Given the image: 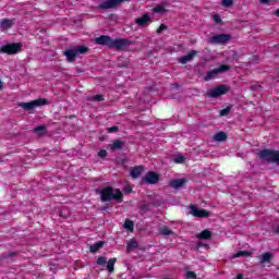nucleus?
<instances>
[{
  "label": "nucleus",
  "mask_w": 279,
  "mask_h": 279,
  "mask_svg": "<svg viewBox=\"0 0 279 279\" xmlns=\"http://www.w3.org/2000/svg\"><path fill=\"white\" fill-rule=\"evenodd\" d=\"M94 40L96 45H101L102 47H109V49H117L118 51L125 49V47H130V45H134V41L130 39H125V38L112 39V37L108 35H101L99 37H96Z\"/></svg>",
  "instance_id": "f257e3e1"
},
{
  "label": "nucleus",
  "mask_w": 279,
  "mask_h": 279,
  "mask_svg": "<svg viewBox=\"0 0 279 279\" xmlns=\"http://www.w3.org/2000/svg\"><path fill=\"white\" fill-rule=\"evenodd\" d=\"M101 202H117L118 204L123 203V192L113 186H105L100 191Z\"/></svg>",
  "instance_id": "f03ea898"
},
{
  "label": "nucleus",
  "mask_w": 279,
  "mask_h": 279,
  "mask_svg": "<svg viewBox=\"0 0 279 279\" xmlns=\"http://www.w3.org/2000/svg\"><path fill=\"white\" fill-rule=\"evenodd\" d=\"M258 158L263 160V162H267L268 165H279V151L271 149H263L258 153Z\"/></svg>",
  "instance_id": "7ed1b4c3"
},
{
  "label": "nucleus",
  "mask_w": 279,
  "mask_h": 279,
  "mask_svg": "<svg viewBox=\"0 0 279 279\" xmlns=\"http://www.w3.org/2000/svg\"><path fill=\"white\" fill-rule=\"evenodd\" d=\"M84 53H88V47L86 46H77L75 48L68 49L63 52L68 62H73L77 56H84Z\"/></svg>",
  "instance_id": "20e7f679"
},
{
  "label": "nucleus",
  "mask_w": 279,
  "mask_h": 279,
  "mask_svg": "<svg viewBox=\"0 0 279 279\" xmlns=\"http://www.w3.org/2000/svg\"><path fill=\"white\" fill-rule=\"evenodd\" d=\"M228 93H230V87H228V85H219L207 90L206 95L211 99H217V97H221V95H228Z\"/></svg>",
  "instance_id": "39448f33"
},
{
  "label": "nucleus",
  "mask_w": 279,
  "mask_h": 279,
  "mask_svg": "<svg viewBox=\"0 0 279 279\" xmlns=\"http://www.w3.org/2000/svg\"><path fill=\"white\" fill-rule=\"evenodd\" d=\"M19 106L20 108H23V110H26V112H29L31 110H35V108L40 106H47V99L39 98L31 102H20Z\"/></svg>",
  "instance_id": "423d86ee"
},
{
  "label": "nucleus",
  "mask_w": 279,
  "mask_h": 279,
  "mask_svg": "<svg viewBox=\"0 0 279 279\" xmlns=\"http://www.w3.org/2000/svg\"><path fill=\"white\" fill-rule=\"evenodd\" d=\"M190 215H192V217H196L197 219H208V217H210V211L201 209L196 205H190Z\"/></svg>",
  "instance_id": "0eeeda50"
},
{
  "label": "nucleus",
  "mask_w": 279,
  "mask_h": 279,
  "mask_svg": "<svg viewBox=\"0 0 279 279\" xmlns=\"http://www.w3.org/2000/svg\"><path fill=\"white\" fill-rule=\"evenodd\" d=\"M232 36L229 34H218L208 39L209 45H226V43H230Z\"/></svg>",
  "instance_id": "6e6552de"
},
{
  "label": "nucleus",
  "mask_w": 279,
  "mask_h": 279,
  "mask_svg": "<svg viewBox=\"0 0 279 279\" xmlns=\"http://www.w3.org/2000/svg\"><path fill=\"white\" fill-rule=\"evenodd\" d=\"M125 1H131V0H106L98 5V9L99 10H113V9L119 8L121 5V3H125Z\"/></svg>",
  "instance_id": "1a4fd4ad"
},
{
  "label": "nucleus",
  "mask_w": 279,
  "mask_h": 279,
  "mask_svg": "<svg viewBox=\"0 0 279 279\" xmlns=\"http://www.w3.org/2000/svg\"><path fill=\"white\" fill-rule=\"evenodd\" d=\"M23 49V45L21 44H8L1 47L0 51L1 53H8L9 56H12L14 53H19Z\"/></svg>",
  "instance_id": "9d476101"
},
{
  "label": "nucleus",
  "mask_w": 279,
  "mask_h": 279,
  "mask_svg": "<svg viewBox=\"0 0 279 279\" xmlns=\"http://www.w3.org/2000/svg\"><path fill=\"white\" fill-rule=\"evenodd\" d=\"M227 71H230V65L222 64L219 68H216L207 73V75L204 77L205 82H210L213 77H217L219 73H226Z\"/></svg>",
  "instance_id": "9b49d317"
},
{
  "label": "nucleus",
  "mask_w": 279,
  "mask_h": 279,
  "mask_svg": "<svg viewBox=\"0 0 279 279\" xmlns=\"http://www.w3.org/2000/svg\"><path fill=\"white\" fill-rule=\"evenodd\" d=\"M186 182H189V180L186 179H175V180H171L169 182V186L170 189H174L175 191H178L179 189H182V186H184V184H186Z\"/></svg>",
  "instance_id": "f8f14e48"
},
{
  "label": "nucleus",
  "mask_w": 279,
  "mask_h": 279,
  "mask_svg": "<svg viewBox=\"0 0 279 279\" xmlns=\"http://www.w3.org/2000/svg\"><path fill=\"white\" fill-rule=\"evenodd\" d=\"M197 53H199V51L191 50L187 54H185L179 59L180 64H186L187 62L193 61V58H195V56H197Z\"/></svg>",
  "instance_id": "ddd939ff"
},
{
  "label": "nucleus",
  "mask_w": 279,
  "mask_h": 279,
  "mask_svg": "<svg viewBox=\"0 0 279 279\" xmlns=\"http://www.w3.org/2000/svg\"><path fill=\"white\" fill-rule=\"evenodd\" d=\"M123 147H125V142L121 140H116L111 144H109V149H111V151H119L123 149Z\"/></svg>",
  "instance_id": "4468645a"
},
{
  "label": "nucleus",
  "mask_w": 279,
  "mask_h": 279,
  "mask_svg": "<svg viewBox=\"0 0 279 279\" xmlns=\"http://www.w3.org/2000/svg\"><path fill=\"white\" fill-rule=\"evenodd\" d=\"M258 258L260 265H269L271 258H274V254L271 252H265Z\"/></svg>",
  "instance_id": "2eb2a0df"
},
{
  "label": "nucleus",
  "mask_w": 279,
  "mask_h": 279,
  "mask_svg": "<svg viewBox=\"0 0 279 279\" xmlns=\"http://www.w3.org/2000/svg\"><path fill=\"white\" fill-rule=\"evenodd\" d=\"M196 239L199 241H209V239H213V231L205 229L201 233L196 234Z\"/></svg>",
  "instance_id": "dca6fc26"
},
{
  "label": "nucleus",
  "mask_w": 279,
  "mask_h": 279,
  "mask_svg": "<svg viewBox=\"0 0 279 279\" xmlns=\"http://www.w3.org/2000/svg\"><path fill=\"white\" fill-rule=\"evenodd\" d=\"M143 182H146V184H158L160 175H146L143 178Z\"/></svg>",
  "instance_id": "f3484780"
},
{
  "label": "nucleus",
  "mask_w": 279,
  "mask_h": 279,
  "mask_svg": "<svg viewBox=\"0 0 279 279\" xmlns=\"http://www.w3.org/2000/svg\"><path fill=\"white\" fill-rule=\"evenodd\" d=\"M34 134H36L39 138H41V136H45L47 134V125L43 124L39 125L35 129H33Z\"/></svg>",
  "instance_id": "a211bd4d"
},
{
  "label": "nucleus",
  "mask_w": 279,
  "mask_h": 279,
  "mask_svg": "<svg viewBox=\"0 0 279 279\" xmlns=\"http://www.w3.org/2000/svg\"><path fill=\"white\" fill-rule=\"evenodd\" d=\"M145 173V166H135L131 168L130 175H143Z\"/></svg>",
  "instance_id": "6ab92c4d"
},
{
  "label": "nucleus",
  "mask_w": 279,
  "mask_h": 279,
  "mask_svg": "<svg viewBox=\"0 0 279 279\" xmlns=\"http://www.w3.org/2000/svg\"><path fill=\"white\" fill-rule=\"evenodd\" d=\"M104 245H105L104 241L96 242L89 246V252L92 254H97V252H99V250H101V247H104Z\"/></svg>",
  "instance_id": "aec40b11"
},
{
  "label": "nucleus",
  "mask_w": 279,
  "mask_h": 279,
  "mask_svg": "<svg viewBox=\"0 0 279 279\" xmlns=\"http://www.w3.org/2000/svg\"><path fill=\"white\" fill-rule=\"evenodd\" d=\"M149 21V14H144L142 17H138L135 20L136 25L140 27H145L147 25V22Z\"/></svg>",
  "instance_id": "412c9836"
},
{
  "label": "nucleus",
  "mask_w": 279,
  "mask_h": 279,
  "mask_svg": "<svg viewBox=\"0 0 279 279\" xmlns=\"http://www.w3.org/2000/svg\"><path fill=\"white\" fill-rule=\"evenodd\" d=\"M228 135L226 134V132H218L214 135V141H216L217 143H223V141H227Z\"/></svg>",
  "instance_id": "4be33fe9"
},
{
  "label": "nucleus",
  "mask_w": 279,
  "mask_h": 279,
  "mask_svg": "<svg viewBox=\"0 0 279 279\" xmlns=\"http://www.w3.org/2000/svg\"><path fill=\"white\" fill-rule=\"evenodd\" d=\"M0 25H1L2 29H10V27H12V25H14V19H12V20L4 19L1 21Z\"/></svg>",
  "instance_id": "5701e85b"
},
{
  "label": "nucleus",
  "mask_w": 279,
  "mask_h": 279,
  "mask_svg": "<svg viewBox=\"0 0 279 279\" xmlns=\"http://www.w3.org/2000/svg\"><path fill=\"white\" fill-rule=\"evenodd\" d=\"M59 217H62L63 219H69L71 217V209L68 207H62L59 211Z\"/></svg>",
  "instance_id": "b1692460"
},
{
  "label": "nucleus",
  "mask_w": 279,
  "mask_h": 279,
  "mask_svg": "<svg viewBox=\"0 0 279 279\" xmlns=\"http://www.w3.org/2000/svg\"><path fill=\"white\" fill-rule=\"evenodd\" d=\"M159 234H161V236H171V234H173V232L169 229L168 226H162L159 229Z\"/></svg>",
  "instance_id": "393cba45"
},
{
  "label": "nucleus",
  "mask_w": 279,
  "mask_h": 279,
  "mask_svg": "<svg viewBox=\"0 0 279 279\" xmlns=\"http://www.w3.org/2000/svg\"><path fill=\"white\" fill-rule=\"evenodd\" d=\"M117 264V258L113 257V258H110L108 262H107V269L109 271V274H112V271H114V265Z\"/></svg>",
  "instance_id": "a878e982"
},
{
  "label": "nucleus",
  "mask_w": 279,
  "mask_h": 279,
  "mask_svg": "<svg viewBox=\"0 0 279 279\" xmlns=\"http://www.w3.org/2000/svg\"><path fill=\"white\" fill-rule=\"evenodd\" d=\"M123 228H125V230H129V232H134V221L126 219L124 221Z\"/></svg>",
  "instance_id": "bb28decb"
},
{
  "label": "nucleus",
  "mask_w": 279,
  "mask_h": 279,
  "mask_svg": "<svg viewBox=\"0 0 279 279\" xmlns=\"http://www.w3.org/2000/svg\"><path fill=\"white\" fill-rule=\"evenodd\" d=\"M186 158L182 155H178L174 159L173 162H175L177 165H184Z\"/></svg>",
  "instance_id": "cd10ccee"
},
{
  "label": "nucleus",
  "mask_w": 279,
  "mask_h": 279,
  "mask_svg": "<svg viewBox=\"0 0 279 279\" xmlns=\"http://www.w3.org/2000/svg\"><path fill=\"white\" fill-rule=\"evenodd\" d=\"M231 110H232V106H228L227 108L220 110V117H228Z\"/></svg>",
  "instance_id": "c85d7f7f"
},
{
  "label": "nucleus",
  "mask_w": 279,
  "mask_h": 279,
  "mask_svg": "<svg viewBox=\"0 0 279 279\" xmlns=\"http://www.w3.org/2000/svg\"><path fill=\"white\" fill-rule=\"evenodd\" d=\"M241 256H250V251H239L233 255V258H241Z\"/></svg>",
  "instance_id": "c756f323"
},
{
  "label": "nucleus",
  "mask_w": 279,
  "mask_h": 279,
  "mask_svg": "<svg viewBox=\"0 0 279 279\" xmlns=\"http://www.w3.org/2000/svg\"><path fill=\"white\" fill-rule=\"evenodd\" d=\"M135 247H138V243L134 240H131L128 245H126V250H135Z\"/></svg>",
  "instance_id": "7c9ffc66"
},
{
  "label": "nucleus",
  "mask_w": 279,
  "mask_h": 279,
  "mask_svg": "<svg viewBox=\"0 0 279 279\" xmlns=\"http://www.w3.org/2000/svg\"><path fill=\"white\" fill-rule=\"evenodd\" d=\"M96 263L100 267H104V265H106L108 263V258H106L105 256H100V257L97 258Z\"/></svg>",
  "instance_id": "2f4dec72"
},
{
  "label": "nucleus",
  "mask_w": 279,
  "mask_h": 279,
  "mask_svg": "<svg viewBox=\"0 0 279 279\" xmlns=\"http://www.w3.org/2000/svg\"><path fill=\"white\" fill-rule=\"evenodd\" d=\"M234 1L233 0H222V5L225 8H232Z\"/></svg>",
  "instance_id": "473e14b6"
},
{
  "label": "nucleus",
  "mask_w": 279,
  "mask_h": 279,
  "mask_svg": "<svg viewBox=\"0 0 279 279\" xmlns=\"http://www.w3.org/2000/svg\"><path fill=\"white\" fill-rule=\"evenodd\" d=\"M199 247H205L206 250H208V244H206L202 241H198L196 244V252H199Z\"/></svg>",
  "instance_id": "72a5a7b5"
},
{
  "label": "nucleus",
  "mask_w": 279,
  "mask_h": 279,
  "mask_svg": "<svg viewBox=\"0 0 279 279\" xmlns=\"http://www.w3.org/2000/svg\"><path fill=\"white\" fill-rule=\"evenodd\" d=\"M196 278H197V274H195V271L189 270L186 272V279H196Z\"/></svg>",
  "instance_id": "f704fd0d"
},
{
  "label": "nucleus",
  "mask_w": 279,
  "mask_h": 279,
  "mask_svg": "<svg viewBox=\"0 0 279 279\" xmlns=\"http://www.w3.org/2000/svg\"><path fill=\"white\" fill-rule=\"evenodd\" d=\"M214 21L215 23H217V25H221V23H223V21L221 20V16H219L218 14L214 15Z\"/></svg>",
  "instance_id": "c9c22d12"
},
{
  "label": "nucleus",
  "mask_w": 279,
  "mask_h": 279,
  "mask_svg": "<svg viewBox=\"0 0 279 279\" xmlns=\"http://www.w3.org/2000/svg\"><path fill=\"white\" fill-rule=\"evenodd\" d=\"M92 101H104V95H96L92 97Z\"/></svg>",
  "instance_id": "e433bc0d"
},
{
  "label": "nucleus",
  "mask_w": 279,
  "mask_h": 279,
  "mask_svg": "<svg viewBox=\"0 0 279 279\" xmlns=\"http://www.w3.org/2000/svg\"><path fill=\"white\" fill-rule=\"evenodd\" d=\"M107 132H109V134H112L114 132H119V126L114 125V126L108 128Z\"/></svg>",
  "instance_id": "4c0bfd02"
},
{
  "label": "nucleus",
  "mask_w": 279,
  "mask_h": 279,
  "mask_svg": "<svg viewBox=\"0 0 279 279\" xmlns=\"http://www.w3.org/2000/svg\"><path fill=\"white\" fill-rule=\"evenodd\" d=\"M99 158H106L108 156V151L106 149H102L98 153Z\"/></svg>",
  "instance_id": "58836bf2"
},
{
  "label": "nucleus",
  "mask_w": 279,
  "mask_h": 279,
  "mask_svg": "<svg viewBox=\"0 0 279 279\" xmlns=\"http://www.w3.org/2000/svg\"><path fill=\"white\" fill-rule=\"evenodd\" d=\"M19 252H11L8 255H4L3 258H12L14 256H17Z\"/></svg>",
  "instance_id": "ea45409f"
},
{
  "label": "nucleus",
  "mask_w": 279,
  "mask_h": 279,
  "mask_svg": "<svg viewBox=\"0 0 279 279\" xmlns=\"http://www.w3.org/2000/svg\"><path fill=\"white\" fill-rule=\"evenodd\" d=\"M155 12H158V13L165 12V7H162V5L155 7Z\"/></svg>",
  "instance_id": "a19ab883"
},
{
  "label": "nucleus",
  "mask_w": 279,
  "mask_h": 279,
  "mask_svg": "<svg viewBox=\"0 0 279 279\" xmlns=\"http://www.w3.org/2000/svg\"><path fill=\"white\" fill-rule=\"evenodd\" d=\"M123 191H124L125 195H130V193H132V186L126 185V186H124Z\"/></svg>",
  "instance_id": "79ce46f5"
},
{
  "label": "nucleus",
  "mask_w": 279,
  "mask_h": 279,
  "mask_svg": "<svg viewBox=\"0 0 279 279\" xmlns=\"http://www.w3.org/2000/svg\"><path fill=\"white\" fill-rule=\"evenodd\" d=\"M165 29H167V25L161 24V25L159 26V28L157 29V34H160L161 32H165Z\"/></svg>",
  "instance_id": "37998d69"
},
{
  "label": "nucleus",
  "mask_w": 279,
  "mask_h": 279,
  "mask_svg": "<svg viewBox=\"0 0 279 279\" xmlns=\"http://www.w3.org/2000/svg\"><path fill=\"white\" fill-rule=\"evenodd\" d=\"M260 88H263L260 85H252L251 86L252 90H260Z\"/></svg>",
  "instance_id": "c03bdc74"
},
{
  "label": "nucleus",
  "mask_w": 279,
  "mask_h": 279,
  "mask_svg": "<svg viewBox=\"0 0 279 279\" xmlns=\"http://www.w3.org/2000/svg\"><path fill=\"white\" fill-rule=\"evenodd\" d=\"M146 175H158V173H156V172H154V171H148V172L146 173Z\"/></svg>",
  "instance_id": "a18cd8bd"
},
{
  "label": "nucleus",
  "mask_w": 279,
  "mask_h": 279,
  "mask_svg": "<svg viewBox=\"0 0 279 279\" xmlns=\"http://www.w3.org/2000/svg\"><path fill=\"white\" fill-rule=\"evenodd\" d=\"M172 86H173L174 88H180V84H178V83H173Z\"/></svg>",
  "instance_id": "49530a36"
},
{
  "label": "nucleus",
  "mask_w": 279,
  "mask_h": 279,
  "mask_svg": "<svg viewBox=\"0 0 279 279\" xmlns=\"http://www.w3.org/2000/svg\"><path fill=\"white\" fill-rule=\"evenodd\" d=\"M260 3H269V0H259Z\"/></svg>",
  "instance_id": "de8ad7c7"
},
{
  "label": "nucleus",
  "mask_w": 279,
  "mask_h": 279,
  "mask_svg": "<svg viewBox=\"0 0 279 279\" xmlns=\"http://www.w3.org/2000/svg\"><path fill=\"white\" fill-rule=\"evenodd\" d=\"M118 65H119V66H128V62L124 63V64L119 63Z\"/></svg>",
  "instance_id": "09e8293b"
},
{
  "label": "nucleus",
  "mask_w": 279,
  "mask_h": 279,
  "mask_svg": "<svg viewBox=\"0 0 279 279\" xmlns=\"http://www.w3.org/2000/svg\"><path fill=\"white\" fill-rule=\"evenodd\" d=\"M3 88V82L0 81V90Z\"/></svg>",
  "instance_id": "8fccbe9b"
},
{
  "label": "nucleus",
  "mask_w": 279,
  "mask_h": 279,
  "mask_svg": "<svg viewBox=\"0 0 279 279\" xmlns=\"http://www.w3.org/2000/svg\"><path fill=\"white\" fill-rule=\"evenodd\" d=\"M132 178H133L134 180H136V178H138V175H133Z\"/></svg>",
  "instance_id": "3c124183"
}]
</instances>
